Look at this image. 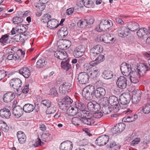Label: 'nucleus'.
Returning a JSON list of instances; mask_svg holds the SVG:
<instances>
[{
	"instance_id": "1",
	"label": "nucleus",
	"mask_w": 150,
	"mask_h": 150,
	"mask_svg": "<svg viewBox=\"0 0 150 150\" xmlns=\"http://www.w3.org/2000/svg\"><path fill=\"white\" fill-rule=\"evenodd\" d=\"M10 84L15 90V92L20 95L22 86V82L21 79L18 78H13L11 80Z\"/></svg>"
},
{
	"instance_id": "2",
	"label": "nucleus",
	"mask_w": 150,
	"mask_h": 150,
	"mask_svg": "<svg viewBox=\"0 0 150 150\" xmlns=\"http://www.w3.org/2000/svg\"><path fill=\"white\" fill-rule=\"evenodd\" d=\"M112 23L111 21L107 20H103L99 25V32L111 30L112 28Z\"/></svg>"
},
{
	"instance_id": "3",
	"label": "nucleus",
	"mask_w": 150,
	"mask_h": 150,
	"mask_svg": "<svg viewBox=\"0 0 150 150\" xmlns=\"http://www.w3.org/2000/svg\"><path fill=\"white\" fill-rule=\"evenodd\" d=\"M103 51V48L100 45H96L92 48L90 51V57L91 60L94 59Z\"/></svg>"
},
{
	"instance_id": "4",
	"label": "nucleus",
	"mask_w": 150,
	"mask_h": 150,
	"mask_svg": "<svg viewBox=\"0 0 150 150\" xmlns=\"http://www.w3.org/2000/svg\"><path fill=\"white\" fill-rule=\"evenodd\" d=\"M71 85L68 82H65L62 84L59 87V91L62 95L67 94L71 91Z\"/></svg>"
},
{
	"instance_id": "5",
	"label": "nucleus",
	"mask_w": 150,
	"mask_h": 150,
	"mask_svg": "<svg viewBox=\"0 0 150 150\" xmlns=\"http://www.w3.org/2000/svg\"><path fill=\"white\" fill-rule=\"evenodd\" d=\"M100 40L105 43H110L114 42L116 40V38L113 34L106 33L100 36Z\"/></svg>"
},
{
	"instance_id": "6",
	"label": "nucleus",
	"mask_w": 150,
	"mask_h": 150,
	"mask_svg": "<svg viewBox=\"0 0 150 150\" xmlns=\"http://www.w3.org/2000/svg\"><path fill=\"white\" fill-rule=\"evenodd\" d=\"M71 45V42L70 40L65 39L60 40L57 42L58 48L62 50L69 48Z\"/></svg>"
},
{
	"instance_id": "7",
	"label": "nucleus",
	"mask_w": 150,
	"mask_h": 150,
	"mask_svg": "<svg viewBox=\"0 0 150 150\" xmlns=\"http://www.w3.org/2000/svg\"><path fill=\"white\" fill-rule=\"evenodd\" d=\"M87 107L88 110L93 112L98 111L101 108L100 105L95 101L88 102Z\"/></svg>"
},
{
	"instance_id": "8",
	"label": "nucleus",
	"mask_w": 150,
	"mask_h": 150,
	"mask_svg": "<svg viewBox=\"0 0 150 150\" xmlns=\"http://www.w3.org/2000/svg\"><path fill=\"white\" fill-rule=\"evenodd\" d=\"M127 80L123 76H120L117 79L116 84L119 88L121 89H125L127 85Z\"/></svg>"
},
{
	"instance_id": "9",
	"label": "nucleus",
	"mask_w": 150,
	"mask_h": 150,
	"mask_svg": "<svg viewBox=\"0 0 150 150\" xmlns=\"http://www.w3.org/2000/svg\"><path fill=\"white\" fill-rule=\"evenodd\" d=\"M89 78V76L88 74L85 72L80 73L78 76V81L81 84H85L88 83Z\"/></svg>"
},
{
	"instance_id": "10",
	"label": "nucleus",
	"mask_w": 150,
	"mask_h": 150,
	"mask_svg": "<svg viewBox=\"0 0 150 150\" xmlns=\"http://www.w3.org/2000/svg\"><path fill=\"white\" fill-rule=\"evenodd\" d=\"M120 70L123 74L126 76L130 75L132 71L131 66L126 63H123L121 64Z\"/></svg>"
},
{
	"instance_id": "11",
	"label": "nucleus",
	"mask_w": 150,
	"mask_h": 150,
	"mask_svg": "<svg viewBox=\"0 0 150 150\" xmlns=\"http://www.w3.org/2000/svg\"><path fill=\"white\" fill-rule=\"evenodd\" d=\"M109 138V137L108 135H102L97 139L95 141V143L99 146L104 145L108 142Z\"/></svg>"
},
{
	"instance_id": "12",
	"label": "nucleus",
	"mask_w": 150,
	"mask_h": 150,
	"mask_svg": "<svg viewBox=\"0 0 150 150\" xmlns=\"http://www.w3.org/2000/svg\"><path fill=\"white\" fill-rule=\"evenodd\" d=\"M78 4L80 7L85 6L88 8H93L95 5L92 0H81L78 3Z\"/></svg>"
},
{
	"instance_id": "13",
	"label": "nucleus",
	"mask_w": 150,
	"mask_h": 150,
	"mask_svg": "<svg viewBox=\"0 0 150 150\" xmlns=\"http://www.w3.org/2000/svg\"><path fill=\"white\" fill-rule=\"evenodd\" d=\"M131 97L129 93L123 94L120 96L119 100L121 104L124 105L128 104L131 100Z\"/></svg>"
},
{
	"instance_id": "14",
	"label": "nucleus",
	"mask_w": 150,
	"mask_h": 150,
	"mask_svg": "<svg viewBox=\"0 0 150 150\" xmlns=\"http://www.w3.org/2000/svg\"><path fill=\"white\" fill-rule=\"evenodd\" d=\"M106 93V91L104 88L98 87L95 91L94 96L97 98H102L105 95Z\"/></svg>"
},
{
	"instance_id": "15",
	"label": "nucleus",
	"mask_w": 150,
	"mask_h": 150,
	"mask_svg": "<svg viewBox=\"0 0 150 150\" xmlns=\"http://www.w3.org/2000/svg\"><path fill=\"white\" fill-rule=\"evenodd\" d=\"M125 126V124L123 123H120L117 124L112 129L113 134H115L122 132L124 129Z\"/></svg>"
},
{
	"instance_id": "16",
	"label": "nucleus",
	"mask_w": 150,
	"mask_h": 150,
	"mask_svg": "<svg viewBox=\"0 0 150 150\" xmlns=\"http://www.w3.org/2000/svg\"><path fill=\"white\" fill-rule=\"evenodd\" d=\"M21 53V55H23L25 54V53L22 50L18 51L16 53L14 54H9L7 57L6 59L8 60H11L13 59L16 61L17 59H19L21 57L20 54H19Z\"/></svg>"
},
{
	"instance_id": "17",
	"label": "nucleus",
	"mask_w": 150,
	"mask_h": 150,
	"mask_svg": "<svg viewBox=\"0 0 150 150\" xmlns=\"http://www.w3.org/2000/svg\"><path fill=\"white\" fill-rule=\"evenodd\" d=\"M72 143L69 141L64 142L61 144V150H71L72 148Z\"/></svg>"
},
{
	"instance_id": "18",
	"label": "nucleus",
	"mask_w": 150,
	"mask_h": 150,
	"mask_svg": "<svg viewBox=\"0 0 150 150\" xmlns=\"http://www.w3.org/2000/svg\"><path fill=\"white\" fill-rule=\"evenodd\" d=\"M15 95L12 92H8L5 94L3 96V101L6 103L11 102L15 98Z\"/></svg>"
},
{
	"instance_id": "19",
	"label": "nucleus",
	"mask_w": 150,
	"mask_h": 150,
	"mask_svg": "<svg viewBox=\"0 0 150 150\" xmlns=\"http://www.w3.org/2000/svg\"><path fill=\"white\" fill-rule=\"evenodd\" d=\"M53 52L54 56L60 60L66 59L67 57V53L65 52L57 50Z\"/></svg>"
},
{
	"instance_id": "20",
	"label": "nucleus",
	"mask_w": 150,
	"mask_h": 150,
	"mask_svg": "<svg viewBox=\"0 0 150 150\" xmlns=\"http://www.w3.org/2000/svg\"><path fill=\"white\" fill-rule=\"evenodd\" d=\"M118 34L121 37H125L128 36L129 30L125 26H123L118 28Z\"/></svg>"
},
{
	"instance_id": "21",
	"label": "nucleus",
	"mask_w": 150,
	"mask_h": 150,
	"mask_svg": "<svg viewBox=\"0 0 150 150\" xmlns=\"http://www.w3.org/2000/svg\"><path fill=\"white\" fill-rule=\"evenodd\" d=\"M148 33V30L144 27L139 28L137 32V35L139 39H143L146 37Z\"/></svg>"
},
{
	"instance_id": "22",
	"label": "nucleus",
	"mask_w": 150,
	"mask_h": 150,
	"mask_svg": "<svg viewBox=\"0 0 150 150\" xmlns=\"http://www.w3.org/2000/svg\"><path fill=\"white\" fill-rule=\"evenodd\" d=\"M23 108L20 105H17L13 108V114L15 116L20 117L23 114Z\"/></svg>"
},
{
	"instance_id": "23",
	"label": "nucleus",
	"mask_w": 150,
	"mask_h": 150,
	"mask_svg": "<svg viewBox=\"0 0 150 150\" xmlns=\"http://www.w3.org/2000/svg\"><path fill=\"white\" fill-rule=\"evenodd\" d=\"M17 136L20 143L23 144L26 141V136L25 133L21 131H18L17 133Z\"/></svg>"
},
{
	"instance_id": "24",
	"label": "nucleus",
	"mask_w": 150,
	"mask_h": 150,
	"mask_svg": "<svg viewBox=\"0 0 150 150\" xmlns=\"http://www.w3.org/2000/svg\"><path fill=\"white\" fill-rule=\"evenodd\" d=\"M11 115V112L8 109L5 108L0 110V116L3 118L8 119Z\"/></svg>"
},
{
	"instance_id": "25",
	"label": "nucleus",
	"mask_w": 150,
	"mask_h": 150,
	"mask_svg": "<svg viewBox=\"0 0 150 150\" xmlns=\"http://www.w3.org/2000/svg\"><path fill=\"white\" fill-rule=\"evenodd\" d=\"M127 29L129 31H135L139 28V24L135 22H131L128 23L127 25Z\"/></svg>"
},
{
	"instance_id": "26",
	"label": "nucleus",
	"mask_w": 150,
	"mask_h": 150,
	"mask_svg": "<svg viewBox=\"0 0 150 150\" xmlns=\"http://www.w3.org/2000/svg\"><path fill=\"white\" fill-rule=\"evenodd\" d=\"M20 74L22 75L25 78H28L30 75V71L27 67H24L19 70Z\"/></svg>"
},
{
	"instance_id": "27",
	"label": "nucleus",
	"mask_w": 150,
	"mask_h": 150,
	"mask_svg": "<svg viewBox=\"0 0 150 150\" xmlns=\"http://www.w3.org/2000/svg\"><path fill=\"white\" fill-rule=\"evenodd\" d=\"M137 69L141 73H145L146 71L150 70V67L147 66L145 64L141 63L137 67Z\"/></svg>"
},
{
	"instance_id": "28",
	"label": "nucleus",
	"mask_w": 150,
	"mask_h": 150,
	"mask_svg": "<svg viewBox=\"0 0 150 150\" xmlns=\"http://www.w3.org/2000/svg\"><path fill=\"white\" fill-rule=\"evenodd\" d=\"M9 35L7 34L2 36L0 38V42L2 45H5L10 43L8 40Z\"/></svg>"
},
{
	"instance_id": "29",
	"label": "nucleus",
	"mask_w": 150,
	"mask_h": 150,
	"mask_svg": "<svg viewBox=\"0 0 150 150\" xmlns=\"http://www.w3.org/2000/svg\"><path fill=\"white\" fill-rule=\"evenodd\" d=\"M68 31L67 27H63L60 28L58 32L59 36L62 38H65L68 34Z\"/></svg>"
},
{
	"instance_id": "30",
	"label": "nucleus",
	"mask_w": 150,
	"mask_h": 150,
	"mask_svg": "<svg viewBox=\"0 0 150 150\" xmlns=\"http://www.w3.org/2000/svg\"><path fill=\"white\" fill-rule=\"evenodd\" d=\"M35 108V106L33 105L27 103L23 106V110L26 113H30Z\"/></svg>"
},
{
	"instance_id": "31",
	"label": "nucleus",
	"mask_w": 150,
	"mask_h": 150,
	"mask_svg": "<svg viewBox=\"0 0 150 150\" xmlns=\"http://www.w3.org/2000/svg\"><path fill=\"white\" fill-rule=\"evenodd\" d=\"M57 21L55 19H50L47 23V26L50 29L56 28L59 26Z\"/></svg>"
},
{
	"instance_id": "32",
	"label": "nucleus",
	"mask_w": 150,
	"mask_h": 150,
	"mask_svg": "<svg viewBox=\"0 0 150 150\" xmlns=\"http://www.w3.org/2000/svg\"><path fill=\"white\" fill-rule=\"evenodd\" d=\"M75 105L80 112V111L85 110L86 108V104L83 101H79L76 102L75 104Z\"/></svg>"
},
{
	"instance_id": "33",
	"label": "nucleus",
	"mask_w": 150,
	"mask_h": 150,
	"mask_svg": "<svg viewBox=\"0 0 150 150\" xmlns=\"http://www.w3.org/2000/svg\"><path fill=\"white\" fill-rule=\"evenodd\" d=\"M108 100L111 106H113L119 103L118 98L114 96H110Z\"/></svg>"
},
{
	"instance_id": "34",
	"label": "nucleus",
	"mask_w": 150,
	"mask_h": 150,
	"mask_svg": "<svg viewBox=\"0 0 150 150\" xmlns=\"http://www.w3.org/2000/svg\"><path fill=\"white\" fill-rule=\"evenodd\" d=\"M102 76L104 79H108L112 77L113 73L108 70H105L103 72Z\"/></svg>"
},
{
	"instance_id": "35",
	"label": "nucleus",
	"mask_w": 150,
	"mask_h": 150,
	"mask_svg": "<svg viewBox=\"0 0 150 150\" xmlns=\"http://www.w3.org/2000/svg\"><path fill=\"white\" fill-rule=\"evenodd\" d=\"M99 70L97 67H95L92 70L90 74V77L93 79H95L97 76L98 75Z\"/></svg>"
},
{
	"instance_id": "36",
	"label": "nucleus",
	"mask_w": 150,
	"mask_h": 150,
	"mask_svg": "<svg viewBox=\"0 0 150 150\" xmlns=\"http://www.w3.org/2000/svg\"><path fill=\"white\" fill-rule=\"evenodd\" d=\"M47 63V62L44 59H40L36 63V67L38 68H43L45 66Z\"/></svg>"
},
{
	"instance_id": "37",
	"label": "nucleus",
	"mask_w": 150,
	"mask_h": 150,
	"mask_svg": "<svg viewBox=\"0 0 150 150\" xmlns=\"http://www.w3.org/2000/svg\"><path fill=\"white\" fill-rule=\"evenodd\" d=\"M69 112L71 115L74 116L77 115L78 116V113L80 112L77 108L75 105L73 107L71 106L69 108Z\"/></svg>"
},
{
	"instance_id": "38",
	"label": "nucleus",
	"mask_w": 150,
	"mask_h": 150,
	"mask_svg": "<svg viewBox=\"0 0 150 150\" xmlns=\"http://www.w3.org/2000/svg\"><path fill=\"white\" fill-rule=\"evenodd\" d=\"M120 146L114 141L111 142L109 145V150H119Z\"/></svg>"
},
{
	"instance_id": "39",
	"label": "nucleus",
	"mask_w": 150,
	"mask_h": 150,
	"mask_svg": "<svg viewBox=\"0 0 150 150\" xmlns=\"http://www.w3.org/2000/svg\"><path fill=\"white\" fill-rule=\"evenodd\" d=\"M34 6L37 11H42L45 7V4H42L39 1V2H36L35 3Z\"/></svg>"
},
{
	"instance_id": "40",
	"label": "nucleus",
	"mask_w": 150,
	"mask_h": 150,
	"mask_svg": "<svg viewBox=\"0 0 150 150\" xmlns=\"http://www.w3.org/2000/svg\"><path fill=\"white\" fill-rule=\"evenodd\" d=\"M82 95L86 99L88 100H91L94 96L83 89L82 91Z\"/></svg>"
},
{
	"instance_id": "41",
	"label": "nucleus",
	"mask_w": 150,
	"mask_h": 150,
	"mask_svg": "<svg viewBox=\"0 0 150 150\" xmlns=\"http://www.w3.org/2000/svg\"><path fill=\"white\" fill-rule=\"evenodd\" d=\"M82 122L85 124L91 125L94 123L95 121L92 118L87 117L86 118H82Z\"/></svg>"
},
{
	"instance_id": "42",
	"label": "nucleus",
	"mask_w": 150,
	"mask_h": 150,
	"mask_svg": "<svg viewBox=\"0 0 150 150\" xmlns=\"http://www.w3.org/2000/svg\"><path fill=\"white\" fill-rule=\"evenodd\" d=\"M61 66L63 69L67 71H68L71 68V65L68 61H62L61 63Z\"/></svg>"
},
{
	"instance_id": "43",
	"label": "nucleus",
	"mask_w": 150,
	"mask_h": 150,
	"mask_svg": "<svg viewBox=\"0 0 150 150\" xmlns=\"http://www.w3.org/2000/svg\"><path fill=\"white\" fill-rule=\"evenodd\" d=\"M80 111V112L78 113V116L81 118H86L90 115V113L88 111L85 110Z\"/></svg>"
},
{
	"instance_id": "44",
	"label": "nucleus",
	"mask_w": 150,
	"mask_h": 150,
	"mask_svg": "<svg viewBox=\"0 0 150 150\" xmlns=\"http://www.w3.org/2000/svg\"><path fill=\"white\" fill-rule=\"evenodd\" d=\"M84 90L94 95L95 92V87L94 86L88 85L83 89Z\"/></svg>"
},
{
	"instance_id": "45",
	"label": "nucleus",
	"mask_w": 150,
	"mask_h": 150,
	"mask_svg": "<svg viewBox=\"0 0 150 150\" xmlns=\"http://www.w3.org/2000/svg\"><path fill=\"white\" fill-rule=\"evenodd\" d=\"M102 110L104 114L107 115L110 114L112 111V109L110 106L104 105L102 107Z\"/></svg>"
},
{
	"instance_id": "46",
	"label": "nucleus",
	"mask_w": 150,
	"mask_h": 150,
	"mask_svg": "<svg viewBox=\"0 0 150 150\" xmlns=\"http://www.w3.org/2000/svg\"><path fill=\"white\" fill-rule=\"evenodd\" d=\"M51 18V16L50 14H46L42 16L41 21L44 23H47Z\"/></svg>"
},
{
	"instance_id": "47",
	"label": "nucleus",
	"mask_w": 150,
	"mask_h": 150,
	"mask_svg": "<svg viewBox=\"0 0 150 150\" xmlns=\"http://www.w3.org/2000/svg\"><path fill=\"white\" fill-rule=\"evenodd\" d=\"M143 112L145 114L150 112V104L148 103L144 106L142 107Z\"/></svg>"
},
{
	"instance_id": "48",
	"label": "nucleus",
	"mask_w": 150,
	"mask_h": 150,
	"mask_svg": "<svg viewBox=\"0 0 150 150\" xmlns=\"http://www.w3.org/2000/svg\"><path fill=\"white\" fill-rule=\"evenodd\" d=\"M138 69L137 68L136 70L134 71L132 70L131 73L130 74V76L132 77H135L137 78H139L141 76V73L139 71H138Z\"/></svg>"
},
{
	"instance_id": "49",
	"label": "nucleus",
	"mask_w": 150,
	"mask_h": 150,
	"mask_svg": "<svg viewBox=\"0 0 150 150\" xmlns=\"http://www.w3.org/2000/svg\"><path fill=\"white\" fill-rule=\"evenodd\" d=\"M51 135V134L48 133H43L41 136V138L43 141L46 142L50 140Z\"/></svg>"
},
{
	"instance_id": "50",
	"label": "nucleus",
	"mask_w": 150,
	"mask_h": 150,
	"mask_svg": "<svg viewBox=\"0 0 150 150\" xmlns=\"http://www.w3.org/2000/svg\"><path fill=\"white\" fill-rule=\"evenodd\" d=\"M138 91L140 92L139 93V95L138 96L137 95H135L134 96H132V100L133 103L136 104L138 103L141 99V96H140V94L141 91Z\"/></svg>"
},
{
	"instance_id": "51",
	"label": "nucleus",
	"mask_w": 150,
	"mask_h": 150,
	"mask_svg": "<svg viewBox=\"0 0 150 150\" xmlns=\"http://www.w3.org/2000/svg\"><path fill=\"white\" fill-rule=\"evenodd\" d=\"M72 121L73 124L75 125H80L82 122V118H79L78 117H75L72 119Z\"/></svg>"
},
{
	"instance_id": "52",
	"label": "nucleus",
	"mask_w": 150,
	"mask_h": 150,
	"mask_svg": "<svg viewBox=\"0 0 150 150\" xmlns=\"http://www.w3.org/2000/svg\"><path fill=\"white\" fill-rule=\"evenodd\" d=\"M23 19L21 16L15 17H14L12 19L13 22L14 24H18L23 22Z\"/></svg>"
},
{
	"instance_id": "53",
	"label": "nucleus",
	"mask_w": 150,
	"mask_h": 150,
	"mask_svg": "<svg viewBox=\"0 0 150 150\" xmlns=\"http://www.w3.org/2000/svg\"><path fill=\"white\" fill-rule=\"evenodd\" d=\"M62 102L66 103L67 105H69L73 103V101L70 97L68 96H67L63 98L62 100Z\"/></svg>"
},
{
	"instance_id": "54",
	"label": "nucleus",
	"mask_w": 150,
	"mask_h": 150,
	"mask_svg": "<svg viewBox=\"0 0 150 150\" xmlns=\"http://www.w3.org/2000/svg\"><path fill=\"white\" fill-rule=\"evenodd\" d=\"M87 21L86 19L80 20L77 23L78 25L81 28H84L87 25Z\"/></svg>"
},
{
	"instance_id": "55",
	"label": "nucleus",
	"mask_w": 150,
	"mask_h": 150,
	"mask_svg": "<svg viewBox=\"0 0 150 150\" xmlns=\"http://www.w3.org/2000/svg\"><path fill=\"white\" fill-rule=\"evenodd\" d=\"M56 108L54 107H50L47 108L46 112L47 114H50L54 113L56 111Z\"/></svg>"
},
{
	"instance_id": "56",
	"label": "nucleus",
	"mask_w": 150,
	"mask_h": 150,
	"mask_svg": "<svg viewBox=\"0 0 150 150\" xmlns=\"http://www.w3.org/2000/svg\"><path fill=\"white\" fill-rule=\"evenodd\" d=\"M44 143L43 142H42L41 139L39 138H38L35 140V142L33 144V146L36 147L40 145L42 146L44 145Z\"/></svg>"
},
{
	"instance_id": "57",
	"label": "nucleus",
	"mask_w": 150,
	"mask_h": 150,
	"mask_svg": "<svg viewBox=\"0 0 150 150\" xmlns=\"http://www.w3.org/2000/svg\"><path fill=\"white\" fill-rule=\"evenodd\" d=\"M41 104L43 105L44 106L48 108L51 105V102L49 100H44L42 101Z\"/></svg>"
},
{
	"instance_id": "58",
	"label": "nucleus",
	"mask_w": 150,
	"mask_h": 150,
	"mask_svg": "<svg viewBox=\"0 0 150 150\" xmlns=\"http://www.w3.org/2000/svg\"><path fill=\"white\" fill-rule=\"evenodd\" d=\"M96 60L99 63L103 61L105 59V57L104 55L100 54H98L96 58H95Z\"/></svg>"
},
{
	"instance_id": "59",
	"label": "nucleus",
	"mask_w": 150,
	"mask_h": 150,
	"mask_svg": "<svg viewBox=\"0 0 150 150\" xmlns=\"http://www.w3.org/2000/svg\"><path fill=\"white\" fill-rule=\"evenodd\" d=\"M83 54L84 53L79 51L77 50L76 49L74 50L73 55L76 58H78L82 56Z\"/></svg>"
},
{
	"instance_id": "60",
	"label": "nucleus",
	"mask_w": 150,
	"mask_h": 150,
	"mask_svg": "<svg viewBox=\"0 0 150 150\" xmlns=\"http://www.w3.org/2000/svg\"><path fill=\"white\" fill-rule=\"evenodd\" d=\"M111 108H112V111L114 112H117L119 110V107L121 108L120 104L115 105L113 106H111Z\"/></svg>"
},
{
	"instance_id": "61",
	"label": "nucleus",
	"mask_w": 150,
	"mask_h": 150,
	"mask_svg": "<svg viewBox=\"0 0 150 150\" xmlns=\"http://www.w3.org/2000/svg\"><path fill=\"white\" fill-rule=\"evenodd\" d=\"M132 114H130L127 117H125L123 119L125 122H131L133 121V119Z\"/></svg>"
},
{
	"instance_id": "62",
	"label": "nucleus",
	"mask_w": 150,
	"mask_h": 150,
	"mask_svg": "<svg viewBox=\"0 0 150 150\" xmlns=\"http://www.w3.org/2000/svg\"><path fill=\"white\" fill-rule=\"evenodd\" d=\"M95 112L93 113V117L96 118H101L103 115V113L100 111L94 112Z\"/></svg>"
},
{
	"instance_id": "63",
	"label": "nucleus",
	"mask_w": 150,
	"mask_h": 150,
	"mask_svg": "<svg viewBox=\"0 0 150 150\" xmlns=\"http://www.w3.org/2000/svg\"><path fill=\"white\" fill-rule=\"evenodd\" d=\"M50 94L54 96H58L57 92L55 88H52L50 90Z\"/></svg>"
},
{
	"instance_id": "64",
	"label": "nucleus",
	"mask_w": 150,
	"mask_h": 150,
	"mask_svg": "<svg viewBox=\"0 0 150 150\" xmlns=\"http://www.w3.org/2000/svg\"><path fill=\"white\" fill-rule=\"evenodd\" d=\"M67 105L62 102V101L61 102H59V105L60 109L64 110L66 109H67V108L68 107Z\"/></svg>"
}]
</instances>
